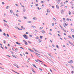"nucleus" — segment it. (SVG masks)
I'll return each mask as SVG.
<instances>
[{
    "label": "nucleus",
    "instance_id": "obj_54",
    "mask_svg": "<svg viewBox=\"0 0 74 74\" xmlns=\"http://www.w3.org/2000/svg\"><path fill=\"white\" fill-rule=\"evenodd\" d=\"M52 26H54V23H52Z\"/></svg>",
    "mask_w": 74,
    "mask_h": 74
},
{
    "label": "nucleus",
    "instance_id": "obj_57",
    "mask_svg": "<svg viewBox=\"0 0 74 74\" xmlns=\"http://www.w3.org/2000/svg\"><path fill=\"white\" fill-rule=\"evenodd\" d=\"M52 46H53V47H55V45H52Z\"/></svg>",
    "mask_w": 74,
    "mask_h": 74
},
{
    "label": "nucleus",
    "instance_id": "obj_16",
    "mask_svg": "<svg viewBox=\"0 0 74 74\" xmlns=\"http://www.w3.org/2000/svg\"><path fill=\"white\" fill-rule=\"evenodd\" d=\"M48 54L49 56H50V57H52V58H53V57H52V56L51 55H50L48 53Z\"/></svg>",
    "mask_w": 74,
    "mask_h": 74
},
{
    "label": "nucleus",
    "instance_id": "obj_40",
    "mask_svg": "<svg viewBox=\"0 0 74 74\" xmlns=\"http://www.w3.org/2000/svg\"><path fill=\"white\" fill-rule=\"evenodd\" d=\"M24 19H27V18L25 16H24Z\"/></svg>",
    "mask_w": 74,
    "mask_h": 74
},
{
    "label": "nucleus",
    "instance_id": "obj_52",
    "mask_svg": "<svg viewBox=\"0 0 74 74\" xmlns=\"http://www.w3.org/2000/svg\"><path fill=\"white\" fill-rule=\"evenodd\" d=\"M15 5H16V6H17V7H18V5L17 4H16Z\"/></svg>",
    "mask_w": 74,
    "mask_h": 74
},
{
    "label": "nucleus",
    "instance_id": "obj_13",
    "mask_svg": "<svg viewBox=\"0 0 74 74\" xmlns=\"http://www.w3.org/2000/svg\"><path fill=\"white\" fill-rule=\"evenodd\" d=\"M71 31L72 33H74V30L73 29H71Z\"/></svg>",
    "mask_w": 74,
    "mask_h": 74
},
{
    "label": "nucleus",
    "instance_id": "obj_45",
    "mask_svg": "<svg viewBox=\"0 0 74 74\" xmlns=\"http://www.w3.org/2000/svg\"><path fill=\"white\" fill-rule=\"evenodd\" d=\"M36 6H38V4H36Z\"/></svg>",
    "mask_w": 74,
    "mask_h": 74
},
{
    "label": "nucleus",
    "instance_id": "obj_35",
    "mask_svg": "<svg viewBox=\"0 0 74 74\" xmlns=\"http://www.w3.org/2000/svg\"><path fill=\"white\" fill-rule=\"evenodd\" d=\"M29 37H33V36L32 35H30L29 36Z\"/></svg>",
    "mask_w": 74,
    "mask_h": 74
},
{
    "label": "nucleus",
    "instance_id": "obj_8",
    "mask_svg": "<svg viewBox=\"0 0 74 74\" xmlns=\"http://www.w3.org/2000/svg\"><path fill=\"white\" fill-rule=\"evenodd\" d=\"M32 65H33V66H34V67H35V68H36V69H37V67H36V65H34V64H33Z\"/></svg>",
    "mask_w": 74,
    "mask_h": 74
},
{
    "label": "nucleus",
    "instance_id": "obj_18",
    "mask_svg": "<svg viewBox=\"0 0 74 74\" xmlns=\"http://www.w3.org/2000/svg\"><path fill=\"white\" fill-rule=\"evenodd\" d=\"M25 45H27V42L26 41L25 42Z\"/></svg>",
    "mask_w": 74,
    "mask_h": 74
},
{
    "label": "nucleus",
    "instance_id": "obj_37",
    "mask_svg": "<svg viewBox=\"0 0 74 74\" xmlns=\"http://www.w3.org/2000/svg\"><path fill=\"white\" fill-rule=\"evenodd\" d=\"M6 56H8V57H9V58H11V56H10L9 55H7Z\"/></svg>",
    "mask_w": 74,
    "mask_h": 74
},
{
    "label": "nucleus",
    "instance_id": "obj_5",
    "mask_svg": "<svg viewBox=\"0 0 74 74\" xmlns=\"http://www.w3.org/2000/svg\"><path fill=\"white\" fill-rule=\"evenodd\" d=\"M31 27L34 28V29H35V28H36V27L35 26H33V25H32L31 26Z\"/></svg>",
    "mask_w": 74,
    "mask_h": 74
},
{
    "label": "nucleus",
    "instance_id": "obj_51",
    "mask_svg": "<svg viewBox=\"0 0 74 74\" xmlns=\"http://www.w3.org/2000/svg\"><path fill=\"white\" fill-rule=\"evenodd\" d=\"M28 42H29V44H30V43H31V42H30L29 41H28Z\"/></svg>",
    "mask_w": 74,
    "mask_h": 74
},
{
    "label": "nucleus",
    "instance_id": "obj_43",
    "mask_svg": "<svg viewBox=\"0 0 74 74\" xmlns=\"http://www.w3.org/2000/svg\"><path fill=\"white\" fill-rule=\"evenodd\" d=\"M0 69H3V70H4V69L3 68L1 67H0Z\"/></svg>",
    "mask_w": 74,
    "mask_h": 74
},
{
    "label": "nucleus",
    "instance_id": "obj_53",
    "mask_svg": "<svg viewBox=\"0 0 74 74\" xmlns=\"http://www.w3.org/2000/svg\"><path fill=\"white\" fill-rule=\"evenodd\" d=\"M50 70L51 73H52V70H51V69H50Z\"/></svg>",
    "mask_w": 74,
    "mask_h": 74
},
{
    "label": "nucleus",
    "instance_id": "obj_56",
    "mask_svg": "<svg viewBox=\"0 0 74 74\" xmlns=\"http://www.w3.org/2000/svg\"><path fill=\"white\" fill-rule=\"evenodd\" d=\"M23 41L25 43L26 42L25 40H23Z\"/></svg>",
    "mask_w": 74,
    "mask_h": 74
},
{
    "label": "nucleus",
    "instance_id": "obj_11",
    "mask_svg": "<svg viewBox=\"0 0 74 74\" xmlns=\"http://www.w3.org/2000/svg\"><path fill=\"white\" fill-rule=\"evenodd\" d=\"M33 19H34V20H35V21H36V20H37V19L36 17H34L33 18Z\"/></svg>",
    "mask_w": 74,
    "mask_h": 74
},
{
    "label": "nucleus",
    "instance_id": "obj_38",
    "mask_svg": "<svg viewBox=\"0 0 74 74\" xmlns=\"http://www.w3.org/2000/svg\"><path fill=\"white\" fill-rule=\"evenodd\" d=\"M8 7H9V6H7L6 9H8Z\"/></svg>",
    "mask_w": 74,
    "mask_h": 74
},
{
    "label": "nucleus",
    "instance_id": "obj_59",
    "mask_svg": "<svg viewBox=\"0 0 74 74\" xmlns=\"http://www.w3.org/2000/svg\"><path fill=\"white\" fill-rule=\"evenodd\" d=\"M72 37L74 38V35H72Z\"/></svg>",
    "mask_w": 74,
    "mask_h": 74
},
{
    "label": "nucleus",
    "instance_id": "obj_48",
    "mask_svg": "<svg viewBox=\"0 0 74 74\" xmlns=\"http://www.w3.org/2000/svg\"><path fill=\"white\" fill-rule=\"evenodd\" d=\"M38 60H35V61H36V62H38Z\"/></svg>",
    "mask_w": 74,
    "mask_h": 74
},
{
    "label": "nucleus",
    "instance_id": "obj_63",
    "mask_svg": "<svg viewBox=\"0 0 74 74\" xmlns=\"http://www.w3.org/2000/svg\"><path fill=\"white\" fill-rule=\"evenodd\" d=\"M14 66H16V64H13Z\"/></svg>",
    "mask_w": 74,
    "mask_h": 74
},
{
    "label": "nucleus",
    "instance_id": "obj_23",
    "mask_svg": "<svg viewBox=\"0 0 74 74\" xmlns=\"http://www.w3.org/2000/svg\"><path fill=\"white\" fill-rule=\"evenodd\" d=\"M42 37H43V36H40V39H42Z\"/></svg>",
    "mask_w": 74,
    "mask_h": 74
},
{
    "label": "nucleus",
    "instance_id": "obj_17",
    "mask_svg": "<svg viewBox=\"0 0 74 74\" xmlns=\"http://www.w3.org/2000/svg\"><path fill=\"white\" fill-rule=\"evenodd\" d=\"M56 8H57V9H59V6H58V5H56Z\"/></svg>",
    "mask_w": 74,
    "mask_h": 74
},
{
    "label": "nucleus",
    "instance_id": "obj_26",
    "mask_svg": "<svg viewBox=\"0 0 74 74\" xmlns=\"http://www.w3.org/2000/svg\"><path fill=\"white\" fill-rule=\"evenodd\" d=\"M36 53L37 54V55L38 56H39V55H40V54H38L37 53Z\"/></svg>",
    "mask_w": 74,
    "mask_h": 74
},
{
    "label": "nucleus",
    "instance_id": "obj_25",
    "mask_svg": "<svg viewBox=\"0 0 74 74\" xmlns=\"http://www.w3.org/2000/svg\"><path fill=\"white\" fill-rule=\"evenodd\" d=\"M16 67H17V68H19V67H18V65H17V64H16Z\"/></svg>",
    "mask_w": 74,
    "mask_h": 74
},
{
    "label": "nucleus",
    "instance_id": "obj_6",
    "mask_svg": "<svg viewBox=\"0 0 74 74\" xmlns=\"http://www.w3.org/2000/svg\"><path fill=\"white\" fill-rule=\"evenodd\" d=\"M61 13L62 14H63V13L64 12V11H63V10H61Z\"/></svg>",
    "mask_w": 74,
    "mask_h": 74
},
{
    "label": "nucleus",
    "instance_id": "obj_14",
    "mask_svg": "<svg viewBox=\"0 0 74 74\" xmlns=\"http://www.w3.org/2000/svg\"><path fill=\"white\" fill-rule=\"evenodd\" d=\"M10 12L11 13V14H12V12H13V11H12V10H10Z\"/></svg>",
    "mask_w": 74,
    "mask_h": 74
},
{
    "label": "nucleus",
    "instance_id": "obj_47",
    "mask_svg": "<svg viewBox=\"0 0 74 74\" xmlns=\"http://www.w3.org/2000/svg\"><path fill=\"white\" fill-rule=\"evenodd\" d=\"M2 32V30H1V29L0 28V32Z\"/></svg>",
    "mask_w": 74,
    "mask_h": 74
},
{
    "label": "nucleus",
    "instance_id": "obj_21",
    "mask_svg": "<svg viewBox=\"0 0 74 74\" xmlns=\"http://www.w3.org/2000/svg\"><path fill=\"white\" fill-rule=\"evenodd\" d=\"M3 43H4V44H6V42H5V40H3Z\"/></svg>",
    "mask_w": 74,
    "mask_h": 74
},
{
    "label": "nucleus",
    "instance_id": "obj_62",
    "mask_svg": "<svg viewBox=\"0 0 74 74\" xmlns=\"http://www.w3.org/2000/svg\"><path fill=\"white\" fill-rule=\"evenodd\" d=\"M63 20L64 21V20H65V18H63Z\"/></svg>",
    "mask_w": 74,
    "mask_h": 74
},
{
    "label": "nucleus",
    "instance_id": "obj_29",
    "mask_svg": "<svg viewBox=\"0 0 74 74\" xmlns=\"http://www.w3.org/2000/svg\"><path fill=\"white\" fill-rule=\"evenodd\" d=\"M68 41L69 42V43H70V44H72V42H70L69 40H68Z\"/></svg>",
    "mask_w": 74,
    "mask_h": 74
},
{
    "label": "nucleus",
    "instance_id": "obj_49",
    "mask_svg": "<svg viewBox=\"0 0 74 74\" xmlns=\"http://www.w3.org/2000/svg\"><path fill=\"white\" fill-rule=\"evenodd\" d=\"M16 15L17 16V17H18V14H16Z\"/></svg>",
    "mask_w": 74,
    "mask_h": 74
},
{
    "label": "nucleus",
    "instance_id": "obj_55",
    "mask_svg": "<svg viewBox=\"0 0 74 74\" xmlns=\"http://www.w3.org/2000/svg\"><path fill=\"white\" fill-rule=\"evenodd\" d=\"M64 36H66V33H64Z\"/></svg>",
    "mask_w": 74,
    "mask_h": 74
},
{
    "label": "nucleus",
    "instance_id": "obj_22",
    "mask_svg": "<svg viewBox=\"0 0 74 74\" xmlns=\"http://www.w3.org/2000/svg\"><path fill=\"white\" fill-rule=\"evenodd\" d=\"M39 69L40 70V71H42V69H41L40 68H39Z\"/></svg>",
    "mask_w": 74,
    "mask_h": 74
},
{
    "label": "nucleus",
    "instance_id": "obj_12",
    "mask_svg": "<svg viewBox=\"0 0 74 74\" xmlns=\"http://www.w3.org/2000/svg\"><path fill=\"white\" fill-rule=\"evenodd\" d=\"M23 12H25V11H26V9H25V8H24L23 10Z\"/></svg>",
    "mask_w": 74,
    "mask_h": 74
},
{
    "label": "nucleus",
    "instance_id": "obj_32",
    "mask_svg": "<svg viewBox=\"0 0 74 74\" xmlns=\"http://www.w3.org/2000/svg\"><path fill=\"white\" fill-rule=\"evenodd\" d=\"M40 29H43V27H40Z\"/></svg>",
    "mask_w": 74,
    "mask_h": 74
},
{
    "label": "nucleus",
    "instance_id": "obj_64",
    "mask_svg": "<svg viewBox=\"0 0 74 74\" xmlns=\"http://www.w3.org/2000/svg\"><path fill=\"white\" fill-rule=\"evenodd\" d=\"M21 28H22V29H23V26H21Z\"/></svg>",
    "mask_w": 74,
    "mask_h": 74
},
{
    "label": "nucleus",
    "instance_id": "obj_39",
    "mask_svg": "<svg viewBox=\"0 0 74 74\" xmlns=\"http://www.w3.org/2000/svg\"><path fill=\"white\" fill-rule=\"evenodd\" d=\"M4 26H7V24H4Z\"/></svg>",
    "mask_w": 74,
    "mask_h": 74
},
{
    "label": "nucleus",
    "instance_id": "obj_10",
    "mask_svg": "<svg viewBox=\"0 0 74 74\" xmlns=\"http://www.w3.org/2000/svg\"><path fill=\"white\" fill-rule=\"evenodd\" d=\"M32 71H33V73H36V71H35L34 70V69H33V68L32 69Z\"/></svg>",
    "mask_w": 74,
    "mask_h": 74
},
{
    "label": "nucleus",
    "instance_id": "obj_27",
    "mask_svg": "<svg viewBox=\"0 0 74 74\" xmlns=\"http://www.w3.org/2000/svg\"><path fill=\"white\" fill-rule=\"evenodd\" d=\"M3 21H4V22H6V23H7L8 22L7 21L5 20H3Z\"/></svg>",
    "mask_w": 74,
    "mask_h": 74
},
{
    "label": "nucleus",
    "instance_id": "obj_42",
    "mask_svg": "<svg viewBox=\"0 0 74 74\" xmlns=\"http://www.w3.org/2000/svg\"><path fill=\"white\" fill-rule=\"evenodd\" d=\"M56 47L57 48H59V47L58 46V45H56Z\"/></svg>",
    "mask_w": 74,
    "mask_h": 74
},
{
    "label": "nucleus",
    "instance_id": "obj_9",
    "mask_svg": "<svg viewBox=\"0 0 74 74\" xmlns=\"http://www.w3.org/2000/svg\"><path fill=\"white\" fill-rule=\"evenodd\" d=\"M16 44H18V45H21V43H18L17 42H16Z\"/></svg>",
    "mask_w": 74,
    "mask_h": 74
},
{
    "label": "nucleus",
    "instance_id": "obj_28",
    "mask_svg": "<svg viewBox=\"0 0 74 74\" xmlns=\"http://www.w3.org/2000/svg\"><path fill=\"white\" fill-rule=\"evenodd\" d=\"M38 41H39V42H41V41H42V40H40V39H39Z\"/></svg>",
    "mask_w": 74,
    "mask_h": 74
},
{
    "label": "nucleus",
    "instance_id": "obj_41",
    "mask_svg": "<svg viewBox=\"0 0 74 74\" xmlns=\"http://www.w3.org/2000/svg\"><path fill=\"white\" fill-rule=\"evenodd\" d=\"M20 48H21V49H23V48L22 47H20Z\"/></svg>",
    "mask_w": 74,
    "mask_h": 74
},
{
    "label": "nucleus",
    "instance_id": "obj_24",
    "mask_svg": "<svg viewBox=\"0 0 74 74\" xmlns=\"http://www.w3.org/2000/svg\"><path fill=\"white\" fill-rule=\"evenodd\" d=\"M36 39H37V40L38 39V36H36Z\"/></svg>",
    "mask_w": 74,
    "mask_h": 74
},
{
    "label": "nucleus",
    "instance_id": "obj_7",
    "mask_svg": "<svg viewBox=\"0 0 74 74\" xmlns=\"http://www.w3.org/2000/svg\"><path fill=\"white\" fill-rule=\"evenodd\" d=\"M41 32H42L43 34L45 33V31H44L43 30H42V31Z\"/></svg>",
    "mask_w": 74,
    "mask_h": 74
},
{
    "label": "nucleus",
    "instance_id": "obj_30",
    "mask_svg": "<svg viewBox=\"0 0 74 74\" xmlns=\"http://www.w3.org/2000/svg\"><path fill=\"white\" fill-rule=\"evenodd\" d=\"M27 22L28 23H32V21H28Z\"/></svg>",
    "mask_w": 74,
    "mask_h": 74
},
{
    "label": "nucleus",
    "instance_id": "obj_31",
    "mask_svg": "<svg viewBox=\"0 0 74 74\" xmlns=\"http://www.w3.org/2000/svg\"><path fill=\"white\" fill-rule=\"evenodd\" d=\"M2 4H3V5L5 4V3H4V2H3L2 3Z\"/></svg>",
    "mask_w": 74,
    "mask_h": 74
},
{
    "label": "nucleus",
    "instance_id": "obj_50",
    "mask_svg": "<svg viewBox=\"0 0 74 74\" xmlns=\"http://www.w3.org/2000/svg\"><path fill=\"white\" fill-rule=\"evenodd\" d=\"M12 56H13V57H14V58H15V55H12Z\"/></svg>",
    "mask_w": 74,
    "mask_h": 74
},
{
    "label": "nucleus",
    "instance_id": "obj_60",
    "mask_svg": "<svg viewBox=\"0 0 74 74\" xmlns=\"http://www.w3.org/2000/svg\"><path fill=\"white\" fill-rule=\"evenodd\" d=\"M63 47H64H64H65V45H63Z\"/></svg>",
    "mask_w": 74,
    "mask_h": 74
},
{
    "label": "nucleus",
    "instance_id": "obj_20",
    "mask_svg": "<svg viewBox=\"0 0 74 74\" xmlns=\"http://www.w3.org/2000/svg\"><path fill=\"white\" fill-rule=\"evenodd\" d=\"M38 61H39V62H41V63H43V62H42V61H40V60H38Z\"/></svg>",
    "mask_w": 74,
    "mask_h": 74
},
{
    "label": "nucleus",
    "instance_id": "obj_44",
    "mask_svg": "<svg viewBox=\"0 0 74 74\" xmlns=\"http://www.w3.org/2000/svg\"><path fill=\"white\" fill-rule=\"evenodd\" d=\"M69 15H71V12L69 11Z\"/></svg>",
    "mask_w": 74,
    "mask_h": 74
},
{
    "label": "nucleus",
    "instance_id": "obj_58",
    "mask_svg": "<svg viewBox=\"0 0 74 74\" xmlns=\"http://www.w3.org/2000/svg\"><path fill=\"white\" fill-rule=\"evenodd\" d=\"M58 36H59L60 37V35L59 34H58Z\"/></svg>",
    "mask_w": 74,
    "mask_h": 74
},
{
    "label": "nucleus",
    "instance_id": "obj_15",
    "mask_svg": "<svg viewBox=\"0 0 74 74\" xmlns=\"http://www.w3.org/2000/svg\"><path fill=\"white\" fill-rule=\"evenodd\" d=\"M47 12H48V13H49V12H50L49 10H47Z\"/></svg>",
    "mask_w": 74,
    "mask_h": 74
},
{
    "label": "nucleus",
    "instance_id": "obj_3",
    "mask_svg": "<svg viewBox=\"0 0 74 74\" xmlns=\"http://www.w3.org/2000/svg\"><path fill=\"white\" fill-rule=\"evenodd\" d=\"M28 50H29L31 52H34V51H33V50L30 49H28Z\"/></svg>",
    "mask_w": 74,
    "mask_h": 74
},
{
    "label": "nucleus",
    "instance_id": "obj_36",
    "mask_svg": "<svg viewBox=\"0 0 74 74\" xmlns=\"http://www.w3.org/2000/svg\"><path fill=\"white\" fill-rule=\"evenodd\" d=\"M41 3H44V2L43 1H41Z\"/></svg>",
    "mask_w": 74,
    "mask_h": 74
},
{
    "label": "nucleus",
    "instance_id": "obj_34",
    "mask_svg": "<svg viewBox=\"0 0 74 74\" xmlns=\"http://www.w3.org/2000/svg\"><path fill=\"white\" fill-rule=\"evenodd\" d=\"M68 37H69V38H72L71 37L69 36H68Z\"/></svg>",
    "mask_w": 74,
    "mask_h": 74
},
{
    "label": "nucleus",
    "instance_id": "obj_2",
    "mask_svg": "<svg viewBox=\"0 0 74 74\" xmlns=\"http://www.w3.org/2000/svg\"><path fill=\"white\" fill-rule=\"evenodd\" d=\"M68 63H69L71 64L73 63V61L72 60H71L69 62H68Z\"/></svg>",
    "mask_w": 74,
    "mask_h": 74
},
{
    "label": "nucleus",
    "instance_id": "obj_33",
    "mask_svg": "<svg viewBox=\"0 0 74 74\" xmlns=\"http://www.w3.org/2000/svg\"><path fill=\"white\" fill-rule=\"evenodd\" d=\"M7 36L8 37H9L10 36H9V35H8V34H7Z\"/></svg>",
    "mask_w": 74,
    "mask_h": 74
},
{
    "label": "nucleus",
    "instance_id": "obj_4",
    "mask_svg": "<svg viewBox=\"0 0 74 74\" xmlns=\"http://www.w3.org/2000/svg\"><path fill=\"white\" fill-rule=\"evenodd\" d=\"M68 24H66V23H65V24H63V25H64V27H65V26H67Z\"/></svg>",
    "mask_w": 74,
    "mask_h": 74
},
{
    "label": "nucleus",
    "instance_id": "obj_1",
    "mask_svg": "<svg viewBox=\"0 0 74 74\" xmlns=\"http://www.w3.org/2000/svg\"><path fill=\"white\" fill-rule=\"evenodd\" d=\"M23 37L27 40L28 39V37H27V36L26 35V34H24L23 35Z\"/></svg>",
    "mask_w": 74,
    "mask_h": 74
},
{
    "label": "nucleus",
    "instance_id": "obj_61",
    "mask_svg": "<svg viewBox=\"0 0 74 74\" xmlns=\"http://www.w3.org/2000/svg\"><path fill=\"white\" fill-rule=\"evenodd\" d=\"M23 30H25V27H23Z\"/></svg>",
    "mask_w": 74,
    "mask_h": 74
},
{
    "label": "nucleus",
    "instance_id": "obj_19",
    "mask_svg": "<svg viewBox=\"0 0 74 74\" xmlns=\"http://www.w3.org/2000/svg\"><path fill=\"white\" fill-rule=\"evenodd\" d=\"M3 35H4V36H6V34H5V33L3 32Z\"/></svg>",
    "mask_w": 74,
    "mask_h": 74
},
{
    "label": "nucleus",
    "instance_id": "obj_46",
    "mask_svg": "<svg viewBox=\"0 0 74 74\" xmlns=\"http://www.w3.org/2000/svg\"><path fill=\"white\" fill-rule=\"evenodd\" d=\"M53 19L54 21H55H55H56V19L54 18H53Z\"/></svg>",
    "mask_w": 74,
    "mask_h": 74
}]
</instances>
